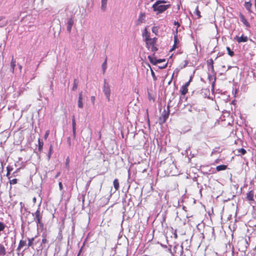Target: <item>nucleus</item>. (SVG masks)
<instances>
[{
  "label": "nucleus",
  "mask_w": 256,
  "mask_h": 256,
  "mask_svg": "<svg viewBox=\"0 0 256 256\" xmlns=\"http://www.w3.org/2000/svg\"><path fill=\"white\" fill-rule=\"evenodd\" d=\"M166 3L167 2L164 0H157L152 5V8L154 12H156V14H161L170 7V4H164Z\"/></svg>",
  "instance_id": "f257e3e1"
},
{
  "label": "nucleus",
  "mask_w": 256,
  "mask_h": 256,
  "mask_svg": "<svg viewBox=\"0 0 256 256\" xmlns=\"http://www.w3.org/2000/svg\"><path fill=\"white\" fill-rule=\"evenodd\" d=\"M102 90L105 96H106V99L108 100V101H110V90L109 84H108V82H106V80H104Z\"/></svg>",
  "instance_id": "f03ea898"
},
{
  "label": "nucleus",
  "mask_w": 256,
  "mask_h": 256,
  "mask_svg": "<svg viewBox=\"0 0 256 256\" xmlns=\"http://www.w3.org/2000/svg\"><path fill=\"white\" fill-rule=\"evenodd\" d=\"M157 38H150L149 36H146V44L147 47L148 48L153 45H156Z\"/></svg>",
  "instance_id": "7ed1b4c3"
},
{
  "label": "nucleus",
  "mask_w": 256,
  "mask_h": 256,
  "mask_svg": "<svg viewBox=\"0 0 256 256\" xmlns=\"http://www.w3.org/2000/svg\"><path fill=\"white\" fill-rule=\"evenodd\" d=\"M192 78H190V80L186 82L184 85L182 86L181 89V94L182 95H185L188 92V87L189 86Z\"/></svg>",
  "instance_id": "20e7f679"
},
{
  "label": "nucleus",
  "mask_w": 256,
  "mask_h": 256,
  "mask_svg": "<svg viewBox=\"0 0 256 256\" xmlns=\"http://www.w3.org/2000/svg\"><path fill=\"white\" fill-rule=\"evenodd\" d=\"M234 40H236L238 42L240 43L242 42H246L248 40V38L246 36L242 35L241 36H236L234 38Z\"/></svg>",
  "instance_id": "39448f33"
},
{
  "label": "nucleus",
  "mask_w": 256,
  "mask_h": 256,
  "mask_svg": "<svg viewBox=\"0 0 256 256\" xmlns=\"http://www.w3.org/2000/svg\"><path fill=\"white\" fill-rule=\"evenodd\" d=\"M240 20L242 22V24L248 28H250V24L245 18L244 16L242 14L240 16Z\"/></svg>",
  "instance_id": "423d86ee"
},
{
  "label": "nucleus",
  "mask_w": 256,
  "mask_h": 256,
  "mask_svg": "<svg viewBox=\"0 0 256 256\" xmlns=\"http://www.w3.org/2000/svg\"><path fill=\"white\" fill-rule=\"evenodd\" d=\"M32 214L33 216H34L35 220L38 218H42V213L40 212L39 208L34 213H32Z\"/></svg>",
  "instance_id": "0eeeda50"
},
{
  "label": "nucleus",
  "mask_w": 256,
  "mask_h": 256,
  "mask_svg": "<svg viewBox=\"0 0 256 256\" xmlns=\"http://www.w3.org/2000/svg\"><path fill=\"white\" fill-rule=\"evenodd\" d=\"M84 105L82 102V92H80L78 94V107L79 108H83Z\"/></svg>",
  "instance_id": "6e6552de"
},
{
  "label": "nucleus",
  "mask_w": 256,
  "mask_h": 256,
  "mask_svg": "<svg viewBox=\"0 0 256 256\" xmlns=\"http://www.w3.org/2000/svg\"><path fill=\"white\" fill-rule=\"evenodd\" d=\"M72 125L73 136H74V138H75L76 134V121H75L74 116H73V118L72 119Z\"/></svg>",
  "instance_id": "1a4fd4ad"
},
{
  "label": "nucleus",
  "mask_w": 256,
  "mask_h": 256,
  "mask_svg": "<svg viewBox=\"0 0 256 256\" xmlns=\"http://www.w3.org/2000/svg\"><path fill=\"white\" fill-rule=\"evenodd\" d=\"M74 21L72 18H69L67 22V30L70 32Z\"/></svg>",
  "instance_id": "9d476101"
},
{
  "label": "nucleus",
  "mask_w": 256,
  "mask_h": 256,
  "mask_svg": "<svg viewBox=\"0 0 256 256\" xmlns=\"http://www.w3.org/2000/svg\"><path fill=\"white\" fill-rule=\"evenodd\" d=\"M254 191L252 190L250 191L246 194V199L250 202L254 201Z\"/></svg>",
  "instance_id": "9b49d317"
},
{
  "label": "nucleus",
  "mask_w": 256,
  "mask_h": 256,
  "mask_svg": "<svg viewBox=\"0 0 256 256\" xmlns=\"http://www.w3.org/2000/svg\"><path fill=\"white\" fill-rule=\"evenodd\" d=\"M108 0H101V10L105 12L107 8Z\"/></svg>",
  "instance_id": "f8f14e48"
},
{
  "label": "nucleus",
  "mask_w": 256,
  "mask_h": 256,
  "mask_svg": "<svg viewBox=\"0 0 256 256\" xmlns=\"http://www.w3.org/2000/svg\"><path fill=\"white\" fill-rule=\"evenodd\" d=\"M6 254V250L2 244H0V256H4Z\"/></svg>",
  "instance_id": "ddd939ff"
},
{
  "label": "nucleus",
  "mask_w": 256,
  "mask_h": 256,
  "mask_svg": "<svg viewBox=\"0 0 256 256\" xmlns=\"http://www.w3.org/2000/svg\"><path fill=\"white\" fill-rule=\"evenodd\" d=\"M252 4L250 2H245L244 6L245 8L249 12H252L251 8H252Z\"/></svg>",
  "instance_id": "4468645a"
},
{
  "label": "nucleus",
  "mask_w": 256,
  "mask_h": 256,
  "mask_svg": "<svg viewBox=\"0 0 256 256\" xmlns=\"http://www.w3.org/2000/svg\"><path fill=\"white\" fill-rule=\"evenodd\" d=\"M16 65V60H14V58H12L11 60V62H10V67L12 68V73H14Z\"/></svg>",
  "instance_id": "2eb2a0df"
},
{
  "label": "nucleus",
  "mask_w": 256,
  "mask_h": 256,
  "mask_svg": "<svg viewBox=\"0 0 256 256\" xmlns=\"http://www.w3.org/2000/svg\"><path fill=\"white\" fill-rule=\"evenodd\" d=\"M227 168V166L226 165H220L216 167V170L217 171H221V170H226Z\"/></svg>",
  "instance_id": "dca6fc26"
},
{
  "label": "nucleus",
  "mask_w": 256,
  "mask_h": 256,
  "mask_svg": "<svg viewBox=\"0 0 256 256\" xmlns=\"http://www.w3.org/2000/svg\"><path fill=\"white\" fill-rule=\"evenodd\" d=\"M113 184L116 190H118L120 186L118 180V179L116 178L114 180Z\"/></svg>",
  "instance_id": "f3484780"
},
{
  "label": "nucleus",
  "mask_w": 256,
  "mask_h": 256,
  "mask_svg": "<svg viewBox=\"0 0 256 256\" xmlns=\"http://www.w3.org/2000/svg\"><path fill=\"white\" fill-rule=\"evenodd\" d=\"M168 113H165L162 116V117L160 118V120L162 121V123H164L166 122V120L168 118Z\"/></svg>",
  "instance_id": "a211bd4d"
},
{
  "label": "nucleus",
  "mask_w": 256,
  "mask_h": 256,
  "mask_svg": "<svg viewBox=\"0 0 256 256\" xmlns=\"http://www.w3.org/2000/svg\"><path fill=\"white\" fill-rule=\"evenodd\" d=\"M148 58L149 60L150 61V62L154 64V65H156V58L152 56H148Z\"/></svg>",
  "instance_id": "6ab92c4d"
},
{
  "label": "nucleus",
  "mask_w": 256,
  "mask_h": 256,
  "mask_svg": "<svg viewBox=\"0 0 256 256\" xmlns=\"http://www.w3.org/2000/svg\"><path fill=\"white\" fill-rule=\"evenodd\" d=\"M42 218H38L36 220V222L37 224V226L38 227L42 228L43 227V224L42 222Z\"/></svg>",
  "instance_id": "aec40b11"
},
{
  "label": "nucleus",
  "mask_w": 256,
  "mask_h": 256,
  "mask_svg": "<svg viewBox=\"0 0 256 256\" xmlns=\"http://www.w3.org/2000/svg\"><path fill=\"white\" fill-rule=\"evenodd\" d=\"M26 244V241L21 240L20 242V244H19L18 248L20 249L22 247L25 246Z\"/></svg>",
  "instance_id": "412c9836"
},
{
  "label": "nucleus",
  "mask_w": 256,
  "mask_h": 256,
  "mask_svg": "<svg viewBox=\"0 0 256 256\" xmlns=\"http://www.w3.org/2000/svg\"><path fill=\"white\" fill-rule=\"evenodd\" d=\"M44 143L40 139L38 140V150L41 152L42 150Z\"/></svg>",
  "instance_id": "4be33fe9"
},
{
  "label": "nucleus",
  "mask_w": 256,
  "mask_h": 256,
  "mask_svg": "<svg viewBox=\"0 0 256 256\" xmlns=\"http://www.w3.org/2000/svg\"><path fill=\"white\" fill-rule=\"evenodd\" d=\"M207 63H208V66H211L213 70L214 69V66H213L214 61H213L212 59L210 58V59L208 60L207 61Z\"/></svg>",
  "instance_id": "5701e85b"
},
{
  "label": "nucleus",
  "mask_w": 256,
  "mask_h": 256,
  "mask_svg": "<svg viewBox=\"0 0 256 256\" xmlns=\"http://www.w3.org/2000/svg\"><path fill=\"white\" fill-rule=\"evenodd\" d=\"M148 48L152 52H156L158 50V48L156 47V45H153L150 46H149Z\"/></svg>",
  "instance_id": "b1692460"
},
{
  "label": "nucleus",
  "mask_w": 256,
  "mask_h": 256,
  "mask_svg": "<svg viewBox=\"0 0 256 256\" xmlns=\"http://www.w3.org/2000/svg\"><path fill=\"white\" fill-rule=\"evenodd\" d=\"M226 50L228 51V54L230 56H232L234 55V52L233 51H232L230 48L229 47H226Z\"/></svg>",
  "instance_id": "393cba45"
},
{
  "label": "nucleus",
  "mask_w": 256,
  "mask_h": 256,
  "mask_svg": "<svg viewBox=\"0 0 256 256\" xmlns=\"http://www.w3.org/2000/svg\"><path fill=\"white\" fill-rule=\"evenodd\" d=\"M77 88H78V82L76 80H74L72 90H76L77 89Z\"/></svg>",
  "instance_id": "a878e982"
},
{
  "label": "nucleus",
  "mask_w": 256,
  "mask_h": 256,
  "mask_svg": "<svg viewBox=\"0 0 256 256\" xmlns=\"http://www.w3.org/2000/svg\"><path fill=\"white\" fill-rule=\"evenodd\" d=\"M106 60H105L104 62L102 64V68L103 70V72L104 73L106 71Z\"/></svg>",
  "instance_id": "bb28decb"
},
{
  "label": "nucleus",
  "mask_w": 256,
  "mask_h": 256,
  "mask_svg": "<svg viewBox=\"0 0 256 256\" xmlns=\"http://www.w3.org/2000/svg\"><path fill=\"white\" fill-rule=\"evenodd\" d=\"M28 246H31L32 244L33 241L34 240V238H28Z\"/></svg>",
  "instance_id": "cd10ccee"
},
{
  "label": "nucleus",
  "mask_w": 256,
  "mask_h": 256,
  "mask_svg": "<svg viewBox=\"0 0 256 256\" xmlns=\"http://www.w3.org/2000/svg\"><path fill=\"white\" fill-rule=\"evenodd\" d=\"M196 14L197 15L198 18H201V16L200 14V12L198 10V6H197L196 9Z\"/></svg>",
  "instance_id": "c85d7f7f"
},
{
  "label": "nucleus",
  "mask_w": 256,
  "mask_h": 256,
  "mask_svg": "<svg viewBox=\"0 0 256 256\" xmlns=\"http://www.w3.org/2000/svg\"><path fill=\"white\" fill-rule=\"evenodd\" d=\"M18 180L16 178H14L12 180H10V184H14L17 183Z\"/></svg>",
  "instance_id": "c756f323"
},
{
  "label": "nucleus",
  "mask_w": 256,
  "mask_h": 256,
  "mask_svg": "<svg viewBox=\"0 0 256 256\" xmlns=\"http://www.w3.org/2000/svg\"><path fill=\"white\" fill-rule=\"evenodd\" d=\"M158 28L157 26H154L152 28V32L156 34V33L158 32Z\"/></svg>",
  "instance_id": "7c9ffc66"
},
{
  "label": "nucleus",
  "mask_w": 256,
  "mask_h": 256,
  "mask_svg": "<svg viewBox=\"0 0 256 256\" xmlns=\"http://www.w3.org/2000/svg\"><path fill=\"white\" fill-rule=\"evenodd\" d=\"M239 152H240L242 154L244 155L246 153V150L243 148H242L238 150Z\"/></svg>",
  "instance_id": "2f4dec72"
},
{
  "label": "nucleus",
  "mask_w": 256,
  "mask_h": 256,
  "mask_svg": "<svg viewBox=\"0 0 256 256\" xmlns=\"http://www.w3.org/2000/svg\"><path fill=\"white\" fill-rule=\"evenodd\" d=\"M5 227V225L2 222H0V232L2 231Z\"/></svg>",
  "instance_id": "473e14b6"
},
{
  "label": "nucleus",
  "mask_w": 256,
  "mask_h": 256,
  "mask_svg": "<svg viewBox=\"0 0 256 256\" xmlns=\"http://www.w3.org/2000/svg\"><path fill=\"white\" fill-rule=\"evenodd\" d=\"M151 74H152V76L154 80H156L157 78L154 74V72L153 71V70L152 68H151Z\"/></svg>",
  "instance_id": "72a5a7b5"
},
{
  "label": "nucleus",
  "mask_w": 256,
  "mask_h": 256,
  "mask_svg": "<svg viewBox=\"0 0 256 256\" xmlns=\"http://www.w3.org/2000/svg\"><path fill=\"white\" fill-rule=\"evenodd\" d=\"M178 28L176 27V32H174V34L175 42H176V40H177V34H178Z\"/></svg>",
  "instance_id": "f704fd0d"
},
{
  "label": "nucleus",
  "mask_w": 256,
  "mask_h": 256,
  "mask_svg": "<svg viewBox=\"0 0 256 256\" xmlns=\"http://www.w3.org/2000/svg\"><path fill=\"white\" fill-rule=\"evenodd\" d=\"M52 152V146H50V148L49 152H48V159H50V158Z\"/></svg>",
  "instance_id": "c9c22d12"
},
{
  "label": "nucleus",
  "mask_w": 256,
  "mask_h": 256,
  "mask_svg": "<svg viewBox=\"0 0 256 256\" xmlns=\"http://www.w3.org/2000/svg\"><path fill=\"white\" fill-rule=\"evenodd\" d=\"M49 134H50V131L48 130H46V133H45L44 136V138L45 140H46L48 138Z\"/></svg>",
  "instance_id": "e433bc0d"
},
{
  "label": "nucleus",
  "mask_w": 256,
  "mask_h": 256,
  "mask_svg": "<svg viewBox=\"0 0 256 256\" xmlns=\"http://www.w3.org/2000/svg\"><path fill=\"white\" fill-rule=\"evenodd\" d=\"M67 142L69 146H70L71 145V140L70 137L68 138H67Z\"/></svg>",
  "instance_id": "4c0bfd02"
},
{
  "label": "nucleus",
  "mask_w": 256,
  "mask_h": 256,
  "mask_svg": "<svg viewBox=\"0 0 256 256\" xmlns=\"http://www.w3.org/2000/svg\"><path fill=\"white\" fill-rule=\"evenodd\" d=\"M163 61L164 62L165 60H161V59L156 60V64L160 63Z\"/></svg>",
  "instance_id": "58836bf2"
},
{
  "label": "nucleus",
  "mask_w": 256,
  "mask_h": 256,
  "mask_svg": "<svg viewBox=\"0 0 256 256\" xmlns=\"http://www.w3.org/2000/svg\"><path fill=\"white\" fill-rule=\"evenodd\" d=\"M174 24L175 26H176L178 28H179V27L180 26V24L178 23V22H176V21H175V22H174Z\"/></svg>",
  "instance_id": "ea45409f"
},
{
  "label": "nucleus",
  "mask_w": 256,
  "mask_h": 256,
  "mask_svg": "<svg viewBox=\"0 0 256 256\" xmlns=\"http://www.w3.org/2000/svg\"><path fill=\"white\" fill-rule=\"evenodd\" d=\"M47 242H48V240H47L46 238H42V244H45V243H46Z\"/></svg>",
  "instance_id": "a19ab883"
},
{
  "label": "nucleus",
  "mask_w": 256,
  "mask_h": 256,
  "mask_svg": "<svg viewBox=\"0 0 256 256\" xmlns=\"http://www.w3.org/2000/svg\"><path fill=\"white\" fill-rule=\"evenodd\" d=\"M166 170V172L168 173V174H173V173L172 172V171L171 170H169L168 169H167Z\"/></svg>",
  "instance_id": "79ce46f5"
},
{
  "label": "nucleus",
  "mask_w": 256,
  "mask_h": 256,
  "mask_svg": "<svg viewBox=\"0 0 256 256\" xmlns=\"http://www.w3.org/2000/svg\"><path fill=\"white\" fill-rule=\"evenodd\" d=\"M58 185H59V187H60V190H62V184L61 182H60L58 183Z\"/></svg>",
  "instance_id": "37998d69"
},
{
  "label": "nucleus",
  "mask_w": 256,
  "mask_h": 256,
  "mask_svg": "<svg viewBox=\"0 0 256 256\" xmlns=\"http://www.w3.org/2000/svg\"><path fill=\"white\" fill-rule=\"evenodd\" d=\"M170 169H172L174 168H175V166L174 164V163H172L171 164H170Z\"/></svg>",
  "instance_id": "c03bdc74"
},
{
  "label": "nucleus",
  "mask_w": 256,
  "mask_h": 256,
  "mask_svg": "<svg viewBox=\"0 0 256 256\" xmlns=\"http://www.w3.org/2000/svg\"><path fill=\"white\" fill-rule=\"evenodd\" d=\"M167 66V64H165L162 66H159L160 68H166Z\"/></svg>",
  "instance_id": "a18cd8bd"
},
{
  "label": "nucleus",
  "mask_w": 256,
  "mask_h": 256,
  "mask_svg": "<svg viewBox=\"0 0 256 256\" xmlns=\"http://www.w3.org/2000/svg\"><path fill=\"white\" fill-rule=\"evenodd\" d=\"M94 100H95L94 96H92L91 97V100H92V102L94 103Z\"/></svg>",
  "instance_id": "49530a36"
},
{
  "label": "nucleus",
  "mask_w": 256,
  "mask_h": 256,
  "mask_svg": "<svg viewBox=\"0 0 256 256\" xmlns=\"http://www.w3.org/2000/svg\"><path fill=\"white\" fill-rule=\"evenodd\" d=\"M174 238H178V235H177V234H176V231L174 232Z\"/></svg>",
  "instance_id": "de8ad7c7"
},
{
  "label": "nucleus",
  "mask_w": 256,
  "mask_h": 256,
  "mask_svg": "<svg viewBox=\"0 0 256 256\" xmlns=\"http://www.w3.org/2000/svg\"><path fill=\"white\" fill-rule=\"evenodd\" d=\"M7 170H8V173L6 174V176H8V175L10 174V170L8 168H7Z\"/></svg>",
  "instance_id": "09e8293b"
},
{
  "label": "nucleus",
  "mask_w": 256,
  "mask_h": 256,
  "mask_svg": "<svg viewBox=\"0 0 256 256\" xmlns=\"http://www.w3.org/2000/svg\"><path fill=\"white\" fill-rule=\"evenodd\" d=\"M32 201L34 203H35L36 202V198L35 197H34L33 198H32Z\"/></svg>",
  "instance_id": "8fccbe9b"
},
{
  "label": "nucleus",
  "mask_w": 256,
  "mask_h": 256,
  "mask_svg": "<svg viewBox=\"0 0 256 256\" xmlns=\"http://www.w3.org/2000/svg\"><path fill=\"white\" fill-rule=\"evenodd\" d=\"M18 68H20V71L22 70V66L21 65H20V64H18Z\"/></svg>",
  "instance_id": "3c124183"
},
{
  "label": "nucleus",
  "mask_w": 256,
  "mask_h": 256,
  "mask_svg": "<svg viewBox=\"0 0 256 256\" xmlns=\"http://www.w3.org/2000/svg\"><path fill=\"white\" fill-rule=\"evenodd\" d=\"M2 19V17H0V21Z\"/></svg>",
  "instance_id": "603ef678"
},
{
  "label": "nucleus",
  "mask_w": 256,
  "mask_h": 256,
  "mask_svg": "<svg viewBox=\"0 0 256 256\" xmlns=\"http://www.w3.org/2000/svg\"><path fill=\"white\" fill-rule=\"evenodd\" d=\"M168 110L169 109V106H168Z\"/></svg>",
  "instance_id": "864d4df0"
},
{
  "label": "nucleus",
  "mask_w": 256,
  "mask_h": 256,
  "mask_svg": "<svg viewBox=\"0 0 256 256\" xmlns=\"http://www.w3.org/2000/svg\"><path fill=\"white\" fill-rule=\"evenodd\" d=\"M79 255H80V254L78 255V256H79Z\"/></svg>",
  "instance_id": "5fc2aeb1"
}]
</instances>
